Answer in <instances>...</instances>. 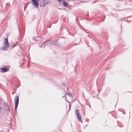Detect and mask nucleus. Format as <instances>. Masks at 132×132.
Returning a JSON list of instances; mask_svg holds the SVG:
<instances>
[{
    "mask_svg": "<svg viewBox=\"0 0 132 132\" xmlns=\"http://www.w3.org/2000/svg\"><path fill=\"white\" fill-rule=\"evenodd\" d=\"M5 110L6 111H7V113H8V112H9L10 111V110L8 105H6V106H5Z\"/></svg>",
    "mask_w": 132,
    "mask_h": 132,
    "instance_id": "nucleus-8",
    "label": "nucleus"
},
{
    "mask_svg": "<svg viewBox=\"0 0 132 132\" xmlns=\"http://www.w3.org/2000/svg\"><path fill=\"white\" fill-rule=\"evenodd\" d=\"M77 119L80 122H81V115H80L79 116L77 117Z\"/></svg>",
    "mask_w": 132,
    "mask_h": 132,
    "instance_id": "nucleus-9",
    "label": "nucleus"
},
{
    "mask_svg": "<svg viewBox=\"0 0 132 132\" xmlns=\"http://www.w3.org/2000/svg\"><path fill=\"white\" fill-rule=\"evenodd\" d=\"M3 104H4V107L5 106H6V105H7L6 104V103H4Z\"/></svg>",
    "mask_w": 132,
    "mask_h": 132,
    "instance_id": "nucleus-14",
    "label": "nucleus"
},
{
    "mask_svg": "<svg viewBox=\"0 0 132 132\" xmlns=\"http://www.w3.org/2000/svg\"><path fill=\"white\" fill-rule=\"evenodd\" d=\"M5 41L4 44V46L2 48V50H6V48H9L10 46V44L8 42V39L7 38H5Z\"/></svg>",
    "mask_w": 132,
    "mask_h": 132,
    "instance_id": "nucleus-1",
    "label": "nucleus"
},
{
    "mask_svg": "<svg viewBox=\"0 0 132 132\" xmlns=\"http://www.w3.org/2000/svg\"><path fill=\"white\" fill-rule=\"evenodd\" d=\"M98 95H96V96H94V97H98Z\"/></svg>",
    "mask_w": 132,
    "mask_h": 132,
    "instance_id": "nucleus-16",
    "label": "nucleus"
},
{
    "mask_svg": "<svg viewBox=\"0 0 132 132\" xmlns=\"http://www.w3.org/2000/svg\"><path fill=\"white\" fill-rule=\"evenodd\" d=\"M15 46V45H14L13 46H12V48H14V47Z\"/></svg>",
    "mask_w": 132,
    "mask_h": 132,
    "instance_id": "nucleus-15",
    "label": "nucleus"
},
{
    "mask_svg": "<svg viewBox=\"0 0 132 132\" xmlns=\"http://www.w3.org/2000/svg\"><path fill=\"white\" fill-rule=\"evenodd\" d=\"M54 42H55V41L54 40H52L51 42H49L48 43V44H54Z\"/></svg>",
    "mask_w": 132,
    "mask_h": 132,
    "instance_id": "nucleus-12",
    "label": "nucleus"
},
{
    "mask_svg": "<svg viewBox=\"0 0 132 132\" xmlns=\"http://www.w3.org/2000/svg\"><path fill=\"white\" fill-rule=\"evenodd\" d=\"M70 105H69V110H68V111H69V110H70Z\"/></svg>",
    "mask_w": 132,
    "mask_h": 132,
    "instance_id": "nucleus-17",
    "label": "nucleus"
},
{
    "mask_svg": "<svg viewBox=\"0 0 132 132\" xmlns=\"http://www.w3.org/2000/svg\"><path fill=\"white\" fill-rule=\"evenodd\" d=\"M14 101L15 106L14 111L16 112V109L18 107L19 102V96H15Z\"/></svg>",
    "mask_w": 132,
    "mask_h": 132,
    "instance_id": "nucleus-2",
    "label": "nucleus"
},
{
    "mask_svg": "<svg viewBox=\"0 0 132 132\" xmlns=\"http://www.w3.org/2000/svg\"><path fill=\"white\" fill-rule=\"evenodd\" d=\"M63 4L64 6H67L68 5V4L67 2L65 1H63Z\"/></svg>",
    "mask_w": 132,
    "mask_h": 132,
    "instance_id": "nucleus-11",
    "label": "nucleus"
},
{
    "mask_svg": "<svg viewBox=\"0 0 132 132\" xmlns=\"http://www.w3.org/2000/svg\"><path fill=\"white\" fill-rule=\"evenodd\" d=\"M48 3L47 0H45L42 1L40 2V6L42 7H44Z\"/></svg>",
    "mask_w": 132,
    "mask_h": 132,
    "instance_id": "nucleus-4",
    "label": "nucleus"
},
{
    "mask_svg": "<svg viewBox=\"0 0 132 132\" xmlns=\"http://www.w3.org/2000/svg\"><path fill=\"white\" fill-rule=\"evenodd\" d=\"M77 119L80 122H81V115H80L79 116L77 117Z\"/></svg>",
    "mask_w": 132,
    "mask_h": 132,
    "instance_id": "nucleus-10",
    "label": "nucleus"
},
{
    "mask_svg": "<svg viewBox=\"0 0 132 132\" xmlns=\"http://www.w3.org/2000/svg\"><path fill=\"white\" fill-rule=\"evenodd\" d=\"M1 107L0 106V110H1Z\"/></svg>",
    "mask_w": 132,
    "mask_h": 132,
    "instance_id": "nucleus-19",
    "label": "nucleus"
},
{
    "mask_svg": "<svg viewBox=\"0 0 132 132\" xmlns=\"http://www.w3.org/2000/svg\"><path fill=\"white\" fill-rule=\"evenodd\" d=\"M66 94H67V95L68 96H72L71 94L69 93H67Z\"/></svg>",
    "mask_w": 132,
    "mask_h": 132,
    "instance_id": "nucleus-13",
    "label": "nucleus"
},
{
    "mask_svg": "<svg viewBox=\"0 0 132 132\" xmlns=\"http://www.w3.org/2000/svg\"><path fill=\"white\" fill-rule=\"evenodd\" d=\"M9 68L8 67H4L3 68H0V72H4L9 71Z\"/></svg>",
    "mask_w": 132,
    "mask_h": 132,
    "instance_id": "nucleus-3",
    "label": "nucleus"
},
{
    "mask_svg": "<svg viewBox=\"0 0 132 132\" xmlns=\"http://www.w3.org/2000/svg\"><path fill=\"white\" fill-rule=\"evenodd\" d=\"M79 111V110H77V109L76 110H75V112L76 114V115L77 117L80 115L79 114V112H78V111Z\"/></svg>",
    "mask_w": 132,
    "mask_h": 132,
    "instance_id": "nucleus-7",
    "label": "nucleus"
},
{
    "mask_svg": "<svg viewBox=\"0 0 132 132\" xmlns=\"http://www.w3.org/2000/svg\"><path fill=\"white\" fill-rule=\"evenodd\" d=\"M26 9L25 6H24V10H25Z\"/></svg>",
    "mask_w": 132,
    "mask_h": 132,
    "instance_id": "nucleus-18",
    "label": "nucleus"
},
{
    "mask_svg": "<svg viewBox=\"0 0 132 132\" xmlns=\"http://www.w3.org/2000/svg\"><path fill=\"white\" fill-rule=\"evenodd\" d=\"M67 102H69L67 100Z\"/></svg>",
    "mask_w": 132,
    "mask_h": 132,
    "instance_id": "nucleus-20",
    "label": "nucleus"
},
{
    "mask_svg": "<svg viewBox=\"0 0 132 132\" xmlns=\"http://www.w3.org/2000/svg\"><path fill=\"white\" fill-rule=\"evenodd\" d=\"M33 40L34 41H35L36 42H37V43H40V38L39 37H35V38H32Z\"/></svg>",
    "mask_w": 132,
    "mask_h": 132,
    "instance_id": "nucleus-5",
    "label": "nucleus"
},
{
    "mask_svg": "<svg viewBox=\"0 0 132 132\" xmlns=\"http://www.w3.org/2000/svg\"><path fill=\"white\" fill-rule=\"evenodd\" d=\"M32 2H33L35 5L36 6V7L37 8H38V4L37 0H32Z\"/></svg>",
    "mask_w": 132,
    "mask_h": 132,
    "instance_id": "nucleus-6",
    "label": "nucleus"
}]
</instances>
